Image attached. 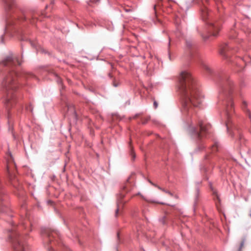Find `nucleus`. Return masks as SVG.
Here are the masks:
<instances>
[{"label":"nucleus","instance_id":"1","mask_svg":"<svg viewBox=\"0 0 251 251\" xmlns=\"http://www.w3.org/2000/svg\"><path fill=\"white\" fill-rule=\"evenodd\" d=\"M178 89L184 110L191 112L192 106L197 107L202 102L203 96L189 72L185 71L181 73L179 77Z\"/></svg>","mask_w":251,"mask_h":251},{"label":"nucleus","instance_id":"2","mask_svg":"<svg viewBox=\"0 0 251 251\" xmlns=\"http://www.w3.org/2000/svg\"><path fill=\"white\" fill-rule=\"evenodd\" d=\"M25 75L19 74L14 70L10 71L4 77L2 86L6 93L5 104L7 108L12 107L16 102L14 93L18 87V83L25 78Z\"/></svg>","mask_w":251,"mask_h":251},{"label":"nucleus","instance_id":"3","mask_svg":"<svg viewBox=\"0 0 251 251\" xmlns=\"http://www.w3.org/2000/svg\"><path fill=\"white\" fill-rule=\"evenodd\" d=\"M233 89V84L232 81L228 79L226 82V87L223 90V95L226 97L225 104L226 106V122L227 130L229 132L230 129H232V122L230 119V112L233 106L232 98L230 96Z\"/></svg>","mask_w":251,"mask_h":251},{"label":"nucleus","instance_id":"4","mask_svg":"<svg viewBox=\"0 0 251 251\" xmlns=\"http://www.w3.org/2000/svg\"><path fill=\"white\" fill-rule=\"evenodd\" d=\"M198 124L201 132L199 131L194 124H192L190 126L189 132L191 135L200 140L202 136L201 132H206L208 130V127L207 126H204L201 120H199Z\"/></svg>","mask_w":251,"mask_h":251},{"label":"nucleus","instance_id":"5","mask_svg":"<svg viewBox=\"0 0 251 251\" xmlns=\"http://www.w3.org/2000/svg\"><path fill=\"white\" fill-rule=\"evenodd\" d=\"M9 238L12 240L14 248L16 251H25L24 245L22 242L19 233L16 231L13 232L9 235Z\"/></svg>","mask_w":251,"mask_h":251},{"label":"nucleus","instance_id":"6","mask_svg":"<svg viewBox=\"0 0 251 251\" xmlns=\"http://www.w3.org/2000/svg\"><path fill=\"white\" fill-rule=\"evenodd\" d=\"M19 20V18L13 15L8 17L6 20V25L5 32L6 33L10 32L13 29L15 28L16 23Z\"/></svg>","mask_w":251,"mask_h":251},{"label":"nucleus","instance_id":"7","mask_svg":"<svg viewBox=\"0 0 251 251\" xmlns=\"http://www.w3.org/2000/svg\"><path fill=\"white\" fill-rule=\"evenodd\" d=\"M221 24L219 22H210L208 24V31L211 35L216 36L220 30Z\"/></svg>","mask_w":251,"mask_h":251},{"label":"nucleus","instance_id":"8","mask_svg":"<svg viewBox=\"0 0 251 251\" xmlns=\"http://www.w3.org/2000/svg\"><path fill=\"white\" fill-rule=\"evenodd\" d=\"M3 64L5 66H15L16 65H20L21 62L19 60L17 57H13L12 56L7 57L3 61Z\"/></svg>","mask_w":251,"mask_h":251},{"label":"nucleus","instance_id":"9","mask_svg":"<svg viewBox=\"0 0 251 251\" xmlns=\"http://www.w3.org/2000/svg\"><path fill=\"white\" fill-rule=\"evenodd\" d=\"M231 49V47L228 44H225L223 47H222L221 50L220 51V53L225 55V53Z\"/></svg>","mask_w":251,"mask_h":251},{"label":"nucleus","instance_id":"10","mask_svg":"<svg viewBox=\"0 0 251 251\" xmlns=\"http://www.w3.org/2000/svg\"><path fill=\"white\" fill-rule=\"evenodd\" d=\"M6 8L10 9L14 4V0H4Z\"/></svg>","mask_w":251,"mask_h":251},{"label":"nucleus","instance_id":"11","mask_svg":"<svg viewBox=\"0 0 251 251\" xmlns=\"http://www.w3.org/2000/svg\"><path fill=\"white\" fill-rule=\"evenodd\" d=\"M201 15H202L203 20H206L207 19V17H208L209 15L208 11L207 9L204 8V9H203L202 10Z\"/></svg>","mask_w":251,"mask_h":251},{"label":"nucleus","instance_id":"12","mask_svg":"<svg viewBox=\"0 0 251 251\" xmlns=\"http://www.w3.org/2000/svg\"><path fill=\"white\" fill-rule=\"evenodd\" d=\"M122 205V201H118L117 202V208L115 211V216L117 217L118 216L119 211L120 210V206Z\"/></svg>","mask_w":251,"mask_h":251},{"label":"nucleus","instance_id":"13","mask_svg":"<svg viewBox=\"0 0 251 251\" xmlns=\"http://www.w3.org/2000/svg\"><path fill=\"white\" fill-rule=\"evenodd\" d=\"M202 66L203 67V68L206 71H207L209 73H211V68H210V67L206 64L205 63H202Z\"/></svg>","mask_w":251,"mask_h":251},{"label":"nucleus","instance_id":"14","mask_svg":"<svg viewBox=\"0 0 251 251\" xmlns=\"http://www.w3.org/2000/svg\"><path fill=\"white\" fill-rule=\"evenodd\" d=\"M9 179L11 181V184L13 185L14 187L17 188V184H16L15 180L16 178H14V179H12V176H9Z\"/></svg>","mask_w":251,"mask_h":251},{"label":"nucleus","instance_id":"15","mask_svg":"<svg viewBox=\"0 0 251 251\" xmlns=\"http://www.w3.org/2000/svg\"><path fill=\"white\" fill-rule=\"evenodd\" d=\"M29 224H30V222L28 221H26L25 222L22 223L21 224V226H22L23 227L25 228V225H29Z\"/></svg>","mask_w":251,"mask_h":251},{"label":"nucleus","instance_id":"16","mask_svg":"<svg viewBox=\"0 0 251 251\" xmlns=\"http://www.w3.org/2000/svg\"><path fill=\"white\" fill-rule=\"evenodd\" d=\"M217 148V145H215L213 146V147H212V151H216Z\"/></svg>","mask_w":251,"mask_h":251},{"label":"nucleus","instance_id":"17","mask_svg":"<svg viewBox=\"0 0 251 251\" xmlns=\"http://www.w3.org/2000/svg\"><path fill=\"white\" fill-rule=\"evenodd\" d=\"M100 0H90V3H97L99 2Z\"/></svg>","mask_w":251,"mask_h":251},{"label":"nucleus","instance_id":"18","mask_svg":"<svg viewBox=\"0 0 251 251\" xmlns=\"http://www.w3.org/2000/svg\"><path fill=\"white\" fill-rule=\"evenodd\" d=\"M153 105L154 106V107L156 108H157V103L156 102V101H154V103H153Z\"/></svg>","mask_w":251,"mask_h":251},{"label":"nucleus","instance_id":"19","mask_svg":"<svg viewBox=\"0 0 251 251\" xmlns=\"http://www.w3.org/2000/svg\"><path fill=\"white\" fill-rule=\"evenodd\" d=\"M243 245H244V242L243 241L241 243V245H240L241 247H242L243 246Z\"/></svg>","mask_w":251,"mask_h":251},{"label":"nucleus","instance_id":"20","mask_svg":"<svg viewBox=\"0 0 251 251\" xmlns=\"http://www.w3.org/2000/svg\"><path fill=\"white\" fill-rule=\"evenodd\" d=\"M113 85L115 86V87H117L118 86L117 84H116L115 82L113 83Z\"/></svg>","mask_w":251,"mask_h":251},{"label":"nucleus","instance_id":"21","mask_svg":"<svg viewBox=\"0 0 251 251\" xmlns=\"http://www.w3.org/2000/svg\"><path fill=\"white\" fill-rule=\"evenodd\" d=\"M243 103L245 105V107H246V102L245 101H243Z\"/></svg>","mask_w":251,"mask_h":251},{"label":"nucleus","instance_id":"22","mask_svg":"<svg viewBox=\"0 0 251 251\" xmlns=\"http://www.w3.org/2000/svg\"><path fill=\"white\" fill-rule=\"evenodd\" d=\"M150 183H151L152 185L155 186L152 182L150 181Z\"/></svg>","mask_w":251,"mask_h":251},{"label":"nucleus","instance_id":"23","mask_svg":"<svg viewBox=\"0 0 251 251\" xmlns=\"http://www.w3.org/2000/svg\"><path fill=\"white\" fill-rule=\"evenodd\" d=\"M7 171L8 172V173H9V168L8 167H7Z\"/></svg>","mask_w":251,"mask_h":251},{"label":"nucleus","instance_id":"24","mask_svg":"<svg viewBox=\"0 0 251 251\" xmlns=\"http://www.w3.org/2000/svg\"><path fill=\"white\" fill-rule=\"evenodd\" d=\"M233 128H235V127H232V129H230V130H233Z\"/></svg>","mask_w":251,"mask_h":251},{"label":"nucleus","instance_id":"25","mask_svg":"<svg viewBox=\"0 0 251 251\" xmlns=\"http://www.w3.org/2000/svg\"><path fill=\"white\" fill-rule=\"evenodd\" d=\"M158 188L159 189L162 190V189H161L160 187H158Z\"/></svg>","mask_w":251,"mask_h":251},{"label":"nucleus","instance_id":"26","mask_svg":"<svg viewBox=\"0 0 251 251\" xmlns=\"http://www.w3.org/2000/svg\"><path fill=\"white\" fill-rule=\"evenodd\" d=\"M187 46H190V45H189V44H188V43H187Z\"/></svg>","mask_w":251,"mask_h":251},{"label":"nucleus","instance_id":"27","mask_svg":"<svg viewBox=\"0 0 251 251\" xmlns=\"http://www.w3.org/2000/svg\"><path fill=\"white\" fill-rule=\"evenodd\" d=\"M129 11V10H126V11H127V12H128Z\"/></svg>","mask_w":251,"mask_h":251},{"label":"nucleus","instance_id":"28","mask_svg":"<svg viewBox=\"0 0 251 251\" xmlns=\"http://www.w3.org/2000/svg\"><path fill=\"white\" fill-rule=\"evenodd\" d=\"M155 5L154 6V9H155Z\"/></svg>","mask_w":251,"mask_h":251}]
</instances>
